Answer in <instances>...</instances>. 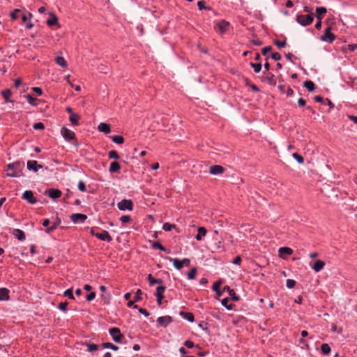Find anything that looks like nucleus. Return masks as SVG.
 I'll use <instances>...</instances> for the list:
<instances>
[{
    "instance_id": "37998d69",
    "label": "nucleus",
    "mask_w": 357,
    "mask_h": 357,
    "mask_svg": "<svg viewBox=\"0 0 357 357\" xmlns=\"http://www.w3.org/2000/svg\"><path fill=\"white\" fill-rule=\"evenodd\" d=\"M197 273L196 268H193L190 270V271L188 273V278L189 280H193L195 278V275Z\"/></svg>"
},
{
    "instance_id": "f8f14e48",
    "label": "nucleus",
    "mask_w": 357,
    "mask_h": 357,
    "mask_svg": "<svg viewBox=\"0 0 357 357\" xmlns=\"http://www.w3.org/2000/svg\"><path fill=\"white\" fill-rule=\"evenodd\" d=\"M262 82H266L271 85L275 86L276 84V80L275 76L271 73H268L266 75L261 77Z\"/></svg>"
},
{
    "instance_id": "6e6552de",
    "label": "nucleus",
    "mask_w": 357,
    "mask_h": 357,
    "mask_svg": "<svg viewBox=\"0 0 357 357\" xmlns=\"http://www.w3.org/2000/svg\"><path fill=\"white\" fill-rule=\"evenodd\" d=\"M61 133L62 136L66 139V140H70L73 139L75 137V134L74 132L70 130L69 129L66 128V127H63L61 130Z\"/></svg>"
},
{
    "instance_id": "4c0bfd02",
    "label": "nucleus",
    "mask_w": 357,
    "mask_h": 357,
    "mask_svg": "<svg viewBox=\"0 0 357 357\" xmlns=\"http://www.w3.org/2000/svg\"><path fill=\"white\" fill-rule=\"evenodd\" d=\"M102 347L104 348H107V349H112L114 351H117L119 349V347L113 344L112 343H110V342H105L103 343L102 344Z\"/></svg>"
},
{
    "instance_id": "052dcab7",
    "label": "nucleus",
    "mask_w": 357,
    "mask_h": 357,
    "mask_svg": "<svg viewBox=\"0 0 357 357\" xmlns=\"http://www.w3.org/2000/svg\"><path fill=\"white\" fill-rule=\"evenodd\" d=\"M96 297V293L92 291L89 294H88L86 297V301H91L93 300Z\"/></svg>"
},
{
    "instance_id": "dca6fc26",
    "label": "nucleus",
    "mask_w": 357,
    "mask_h": 357,
    "mask_svg": "<svg viewBox=\"0 0 357 357\" xmlns=\"http://www.w3.org/2000/svg\"><path fill=\"white\" fill-rule=\"evenodd\" d=\"M224 291H227L229 295L231 296V299L234 301H238L239 300V296H237L234 289H230L229 286H225L223 288Z\"/></svg>"
},
{
    "instance_id": "f3484780",
    "label": "nucleus",
    "mask_w": 357,
    "mask_h": 357,
    "mask_svg": "<svg viewBox=\"0 0 357 357\" xmlns=\"http://www.w3.org/2000/svg\"><path fill=\"white\" fill-rule=\"evenodd\" d=\"M13 234L20 241H22L25 239L26 236L25 233L20 229H15L13 230Z\"/></svg>"
},
{
    "instance_id": "a878e982",
    "label": "nucleus",
    "mask_w": 357,
    "mask_h": 357,
    "mask_svg": "<svg viewBox=\"0 0 357 357\" xmlns=\"http://www.w3.org/2000/svg\"><path fill=\"white\" fill-rule=\"evenodd\" d=\"M60 222H61L60 219L57 218L56 220L53 223V225L51 227H47L46 229L45 232L47 234L51 233L52 231H53L54 230H55L57 228V227L59 226Z\"/></svg>"
},
{
    "instance_id": "7ed1b4c3",
    "label": "nucleus",
    "mask_w": 357,
    "mask_h": 357,
    "mask_svg": "<svg viewBox=\"0 0 357 357\" xmlns=\"http://www.w3.org/2000/svg\"><path fill=\"white\" fill-rule=\"evenodd\" d=\"M20 166L19 163H11L7 166V176L18 177L20 176L19 172L17 171V167Z\"/></svg>"
},
{
    "instance_id": "393cba45",
    "label": "nucleus",
    "mask_w": 357,
    "mask_h": 357,
    "mask_svg": "<svg viewBox=\"0 0 357 357\" xmlns=\"http://www.w3.org/2000/svg\"><path fill=\"white\" fill-rule=\"evenodd\" d=\"M180 314L190 322H193L195 321L194 315L191 312H181Z\"/></svg>"
},
{
    "instance_id": "f03ea898",
    "label": "nucleus",
    "mask_w": 357,
    "mask_h": 357,
    "mask_svg": "<svg viewBox=\"0 0 357 357\" xmlns=\"http://www.w3.org/2000/svg\"><path fill=\"white\" fill-rule=\"evenodd\" d=\"M109 333L112 336L113 340L116 343L121 342L122 339L123 338V335L121 333V331L119 328H111L109 330Z\"/></svg>"
},
{
    "instance_id": "423d86ee",
    "label": "nucleus",
    "mask_w": 357,
    "mask_h": 357,
    "mask_svg": "<svg viewBox=\"0 0 357 357\" xmlns=\"http://www.w3.org/2000/svg\"><path fill=\"white\" fill-rule=\"evenodd\" d=\"M335 39V35L331 32V27H328L325 30L324 34L321 36V40L332 43Z\"/></svg>"
},
{
    "instance_id": "680f3d73",
    "label": "nucleus",
    "mask_w": 357,
    "mask_h": 357,
    "mask_svg": "<svg viewBox=\"0 0 357 357\" xmlns=\"http://www.w3.org/2000/svg\"><path fill=\"white\" fill-rule=\"evenodd\" d=\"M184 345L188 348H192L195 347L194 342L190 340H186L184 342Z\"/></svg>"
},
{
    "instance_id": "f257e3e1",
    "label": "nucleus",
    "mask_w": 357,
    "mask_h": 357,
    "mask_svg": "<svg viewBox=\"0 0 357 357\" xmlns=\"http://www.w3.org/2000/svg\"><path fill=\"white\" fill-rule=\"evenodd\" d=\"M314 20L313 14L301 15L296 17V21L302 26H307L312 23Z\"/></svg>"
},
{
    "instance_id": "aec40b11",
    "label": "nucleus",
    "mask_w": 357,
    "mask_h": 357,
    "mask_svg": "<svg viewBox=\"0 0 357 357\" xmlns=\"http://www.w3.org/2000/svg\"><path fill=\"white\" fill-rule=\"evenodd\" d=\"M168 259L170 261L173 262L174 266L177 270H181L183 267L181 260H180V259H177V258H171V257H168Z\"/></svg>"
},
{
    "instance_id": "09e8293b",
    "label": "nucleus",
    "mask_w": 357,
    "mask_h": 357,
    "mask_svg": "<svg viewBox=\"0 0 357 357\" xmlns=\"http://www.w3.org/2000/svg\"><path fill=\"white\" fill-rule=\"evenodd\" d=\"M64 296H68L70 299H74V296L73 294V289H68L64 291Z\"/></svg>"
},
{
    "instance_id": "bf43d9fd",
    "label": "nucleus",
    "mask_w": 357,
    "mask_h": 357,
    "mask_svg": "<svg viewBox=\"0 0 357 357\" xmlns=\"http://www.w3.org/2000/svg\"><path fill=\"white\" fill-rule=\"evenodd\" d=\"M271 58L275 61H279L281 59V55L278 52H275L271 54Z\"/></svg>"
},
{
    "instance_id": "79ce46f5",
    "label": "nucleus",
    "mask_w": 357,
    "mask_h": 357,
    "mask_svg": "<svg viewBox=\"0 0 357 357\" xmlns=\"http://www.w3.org/2000/svg\"><path fill=\"white\" fill-rule=\"evenodd\" d=\"M87 350L89 351H95L98 349V345L96 344H86Z\"/></svg>"
},
{
    "instance_id": "2f4dec72",
    "label": "nucleus",
    "mask_w": 357,
    "mask_h": 357,
    "mask_svg": "<svg viewBox=\"0 0 357 357\" xmlns=\"http://www.w3.org/2000/svg\"><path fill=\"white\" fill-rule=\"evenodd\" d=\"M47 23L50 26L56 24L58 23L57 17L54 14H51V17L47 21Z\"/></svg>"
},
{
    "instance_id": "b1692460",
    "label": "nucleus",
    "mask_w": 357,
    "mask_h": 357,
    "mask_svg": "<svg viewBox=\"0 0 357 357\" xmlns=\"http://www.w3.org/2000/svg\"><path fill=\"white\" fill-rule=\"evenodd\" d=\"M206 228H204L203 227H199L198 230H197V234L196 235L195 238L197 241H200L202 238V237L206 235Z\"/></svg>"
},
{
    "instance_id": "58836bf2",
    "label": "nucleus",
    "mask_w": 357,
    "mask_h": 357,
    "mask_svg": "<svg viewBox=\"0 0 357 357\" xmlns=\"http://www.w3.org/2000/svg\"><path fill=\"white\" fill-rule=\"evenodd\" d=\"M250 66L253 68L254 71L256 73H259L261 70V64L260 63H255L251 62Z\"/></svg>"
},
{
    "instance_id": "603ef678",
    "label": "nucleus",
    "mask_w": 357,
    "mask_h": 357,
    "mask_svg": "<svg viewBox=\"0 0 357 357\" xmlns=\"http://www.w3.org/2000/svg\"><path fill=\"white\" fill-rule=\"evenodd\" d=\"M221 281H217L215 282L213 285V289L216 292L218 293V290H220V287L221 285Z\"/></svg>"
},
{
    "instance_id": "864d4df0",
    "label": "nucleus",
    "mask_w": 357,
    "mask_h": 357,
    "mask_svg": "<svg viewBox=\"0 0 357 357\" xmlns=\"http://www.w3.org/2000/svg\"><path fill=\"white\" fill-rule=\"evenodd\" d=\"M142 292L140 289H138L136 293H135V301H139V300L142 299Z\"/></svg>"
},
{
    "instance_id": "9b49d317",
    "label": "nucleus",
    "mask_w": 357,
    "mask_h": 357,
    "mask_svg": "<svg viewBox=\"0 0 357 357\" xmlns=\"http://www.w3.org/2000/svg\"><path fill=\"white\" fill-rule=\"evenodd\" d=\"M172 321V318L169 316L160 317L157 319V322L160 326L167 327L169 324Z\"/></svg>"
},
{
    "instance_id": "a19ab883",
    "label": "nucleus",
    "mask_w": 357,
    "mask_h": 357,
    "mask_svg": "<svg viewBox=\"0 0 357 357\" xmlns=\"http://www.w3.org/2000/svg\"><path fill=\"white\" fill-rule=\"evenodd\" d=\"M229 301V298H225L222 300L221 303L223 306H225L228 310H231L233 307L232 305H228V302Z\"/></svg>"
},
{
    "instance_id": "c85d7f7f",
    "label": "nucleus",
    "mask_w": 357,
    "mask_h": 357,
    "mask_svg": "<svg viewBox=\"0 0 357 357\" xmlns=\"http://www.w3.org/2000/svg\"><path fill=\"white\" fill-rule=\"evenodd\" d=\"M79 119H80V116L77 114H72L71 115H70V117H69L70 121L74 126H77L79 124L78 121Z\"/></svg>"
},
{
    "instance_id": "f704fd0d",
    "label": "nucleus",
    "mask_w": 357,
    "mask_h": 357,
    "mask_svg": "<svg viewBox=\"0 0 357 357\" xmlns=\"http://www.w3.org/2000/svg\"><path fill=\"white\" fill-rule=\"evenodd\" d=\"M112 140L116 144H121L124 142V139L122 136L120 135H114L112 137Z\"/></svg>"
},
{
    "instance_id": "20e7f679",
    "label": "nucleus",
    "mask_w": 357,
    "mask_h": 357,
    "mask_svg": "<svg viewBox=\"0 0 357 357\" xmlns=\"http://www.w3.org/2000/svg\"><path fill=\"white\" fill-rule=\"evenodd\" d=\"M117 206L121 211H132L133 208V203L130 199H123L117 204Z\"/></svg>"
},
{
    "instance_id": "a211bd4d",
    "label": "nucleus",
    "mask_w": 357,
    "mask_h": 357,
    "mask_svg": "<svg viewBox=\"0 0 357 357\" xmlns=\"http://www.w3.org/2000/svg\"><path fill=\"white\" fill-rule=\"evenodd\" d=\"M325 266V262L321 260H317L314 265L312 266V269L315 272H319L321 270L324 268Z\"/></svg>"
},
{
    "instance_id": "9d476101",
    "label": "nucleus",
    "mask_w": 357,
    "mask_h": 357,
    "mask_svg": "<svg viewBox=\"0 0 357 357\" xmlns=\"http://www.w3.org/2000/svg\"><path fill=\"white\" fill-rule=\"evenodd\" d=\"M52 199H56L61 196L62 192L59 189L50 188L45 192Z\"/></svg>"
},
{
    "instance_id": "6ab92c4d",
    "label": "nucleus",
    "mask_w": 357,
    "mask_h": 357,
    "mask_svg": "<svg viewBox=\"0 0 357 357\" xmlns=\"http://www.w3.org/2000/svg\"><path fill=\"white\" fill-rule=\"evenodd\" d=\"M9 299V290L6 288H0V301Z\"/></svg>"
},
{
    "instance_id": "5701e85b",
    "label": "nucleus",
    "mask_w": 357,
    "mask_h": 357,
    "mask_svg": "<svg viewBox=\"0 0 357 357\" xmlns=\"http://www.w3.org/2000/svg\"><path fill=\"white\" fill-rule=\"evenodd\" d=\"M217 26L221 33H223L226 31L229 26V22L222 20L218 22Z\"/></svg>"
},
{
    "instance_id": "0eeeda50",
    "label": "nucleus",
    "mask_w": 357,
    "mask_h": 357,
    "mask_svg": "<svg viewBox=\"0 0 357 357\" xmlns=\"http://www.w3.org/2000/svg\"><path fill=\"white\" fill-rule=\"evenodd\" d=\"M22 198L28 201V202L31 204H33L37 202L36 199L33 196V193L31 190H26L23 193Z\"/></svg>"
},
{
    "instance_id": "1a4fd4ad",
    "label": "nucleus",
    "mask_w": 357,
    "mask_h": 357,
    "mask_svg": "<svg viewBox=\"0 0 357 357\" xmlns=\"http://www.w3.org/2000/svg\"><path fill=\"white\" fill-rule=\"evenodd\" d=\"M86 218V215L82 213H74L70 215V220L74 223L84 222Z\"/></svg>"
},
{
    "instance_id": "13d9d810",
    "label": "nucleus",
    "mask_w": 357,
    "mask_h": 357,
    "mask_svg": "<svg viewBox=\"0 0 357 357\" xmlns=\"http://www.w3.org/2000/svg\"><path fill=\"white\" fill-rule=\"evenodd\" d=\"M274 43L278 46V48H282L286 45L285 40L284 41H280V40H275Z\"/></svg>"
},
{
    "instance_id": "49530a36",
    "label": "nucleus",
    "mask_w": 357,
    "mask_h": 357,
    "mask_svg": "<svg viewBox=\"0 0 357 357\" xmlns=\"http://www.w3.org/2000/svg\"><path fill=\"white\" fill-rule=\"evenodd\" d=\"M327 9L325 7H317L316 8V13L318 14V15H323L325 13H326Z\"/></svg>"
},
{
    "instance_id": "ea45409f",
    "label": "nucleus",
    "mask_w": 357,
    "mask_h": 357,
    "mask_svg": "<svg viewBox=\"0 0 357 357\" xmlns=\"http://www.w3.org/2000/svg\"><path fill=\"white\" fill-rule=\"evenodd\" d=\"M108 156L110 159L117 160L119 158V155L118 152L114 150H112V151H109Z\"/></svg>"
},
{
    "instance_id": "c9c22d12",
    "label": "nucleus",
    "mask_w": 357,
    "mask_h": 357,
    "mask_svg": "<svg viewBox=\"0 0 357 357\" xmlns=\"http://www.w3.org/2000/svg\"><path fill=\"white\" fill-rule=\"evenodd\" d=\"M21 10L19 9H15L10 13V17L13 20H17L22 15Z\"/></svg>"
},
{
    "instance_id": "4d7b16f0",
    "label": "nucleus",
    "mask_w": 357,
    "mask_h": 357,
    "mask_svg": "<svg viewBox=\"0 0 357 357\" xmlns=\"http://www.w3.org/2000/svg\"><path fill=\"white\" fill-rule=\"evenodd\" d=\"M121 221L123 223H127L131 220V218L129 215H123L120 218Z\"/></svg>"
},
{
    "instance_id": "e2e57ef3",
    "label": "nucleus",
    "mask_w": 357,
    "mask_h": 357,
    "mask_svg": "<svg viewBox=\"0 0 357 357\" xmlns=\"http://www.w3.org/2000/svg\"><path fill=\"white\" fill-rule=\"evenodd\" d=\"M101 296H102V298L104 300L105 303L108 304L110 297H111L110 294H106V295L102 294Z\"/></svg>"
},
{
    "instance_id": "4468645a",
    "label": "nucleus",
    "mask_w": 357,
    "mask_h": 357,
    "mask_svg": "<svg viewBox=\"0 0 357 357\" xmlns=\"http://www.w3.org/2000/svg\"><path fill=\"white\" fill-rule=\"evenodd\" d=\"M27 168L29 170H33L35 172H38L39 169L43 168V166L38 164L36 160H29L27 162Z\"/></svg>"
},
{
    "instance_id": "bb28decb",
    "label": "nucleus",
    "mask_w": 357,
    "mask_h": 357,
    "mask_svg": "<svg viewBox=\"0 0 357 357\" xmlns=\"http://www.w3.org/2000/svg\"><path fill=\"white\" fill-rule=\"evenodd\" d=\"M148 280L149 282V284L151 286H153L155 284H162V280H160V279H155L151 274H149L148 275Z\"/></svg>"
},
{
    "instance_id": "473e14b6",
    "label": "nucleus",
    "mask_w": 357,
    "mask_h": 357,
    "mask_svg": "<svg viewBox=\"0 0 357 357\" xmlns=\"http://www.w3.org/2000/svg\"><path fill=\"white\" fill-rule=\"evenodd\" d=\"M321 350L324 355H328L331 352V349L328 344L325 343L321 345Z\"/></svg>"
},
{
    "instance_id": "2eb2a0df",
    "label": "nucleus",
    "mask_w": 357,
    "mask_h": 357,
    "mask_svg": "<svg viewBox=\"0 0 357 357\" xmlns=\"http://www.w3.org/2000/svg\"><path fill=\"white\" fill-rule=\"evenodd\" d=\"M293 250L290 248L282 247L279 249V255L282 258H285L286 255H290Z\"/></svg>"
},
{
    "instance_id": "ddd939ff",
    "label": "nucleus",
    "mask_w": 357,
    "mask_h": 357,
    "mask_svg": "<svg viewBox=\"0 0 357 357\" xmlns=\"http://www.w3.org/2000/svg\"><path fill=\"white\" fill-rule=\"evenodd\" d=\"M225 172L223 167L220 165H213L209 168V173L213 175H218L222 174Z\"/></svg>"
},
{
    "instance_id": "338daca9",
    "label": "nucleus",
    "mask_w": 357,
    "mask_h": 357,
    "mask_svg": "<svg viewBox=\"0 0 357 357\" xmlns=\"http://www.w3.org/2000/svg\"><path fill=\"white\" fill-rule=\"evenodd\" d=\"M139 312L144 314L145 317L149 316V312L144 308H139Z\"/></svg>"
},
{
    "instance_id": "6e6d98bb",
    "label": "nucleus",
    "mask_w": 357,
    "mask_h": 357,
    "mask_svg": "<svg viewBox=\"0 0 357 357\" xmlns=\"http://www.w3.org/2000/svg\"><path fill=\"white\" fill-rule=\"evenodd\" d=\"M67 306H68L67 302L60 303L59 305V308L61 310L66 312L67 310Z\"/></svg>"
},
{
    "instance_id": "5fc2aeb1",
    "label": "nucleus",
    "mask_w": 357,
    "mask_h": 357,
    "mask_svg": "<svg viewBox=\"0 0 357 357\" xmlns=\"http://www.w3.org/2000/svg\"><path fill=\"white\" fill-rule=\"evenodd\" d=\"M78 189L82 192L86 191V185H85L84 182H83L82 181H80L78 183Z\"/></svg>"
},
{
    "instance_id": "4be33fe9",
    "label": "nucleus",
    "mask_w": 357,
    "mask_h": 357,
    "mask_svg": "<svg viewBox=\"0 0 357 357\" xmlns=\"http://www.w3.org/2000/svg\"><path fill=\"white\" fill-rule=\"evenodd\" d=\"M121 169V165L117 162H112L110 164L109 171L111 173L119 172Z\"/></svg>"
},
{
    "instance_id": "7c9ffc66",
    "label": "nucleus",
    "mask_w": 357,
    "mask_h": 357,
    "mask_svg": "<svg viewBox=\"0 0 357 357\" xmlns=\"http://www.w3.org/2000/svg\"><path fill=\"white\" fill-rule=\"evenodd\" d=\"M166 289V287L163 285H160L156 289V292L155 294V296L156 297H164L163 294Z\"/></svg>"
},
{
    "instance_id": "cd10ccee",
    "label": "nucleus",
    "mask_w": 357,
    "mask_h": 357,
    "mask_svg": "<svg viewBox=\"0 0 357 357\" xmlns=\"http://www.w3.org/2000/svg\"><path fill=\"white\" fill-rule=\"evenodd\" d=\"M152 248L153 249H158L162 251L166 252L167 253H169L170 251L167 250L160 242L155 241L152 244Z\"/></svg>"
},
{
    "instance_id": "69168bd1",
    "label": "nucleus",
    "mask_w": 357,
    "mask_h": 357,
    "mask_svg": "<svg viewBox=\"0 0 357 357\" xmlns=\"http://www.w3.org/2000/svg\"><path fill=\"white\" fill-rule=\"evenodd\" d=\"M182 264L184 266H189L190 264V260L188 258H185L183 260H181Z\"/></svg>"
},
{
    "instance_id": "a18cd8bd",
    "label": "nucleus",
    "mask_w": 357,
    "mask_h": 357,
    "mask_svg": "<svg viewBox=\"0 0 357 357\" xmlns=\"http://www.w3.org/2000/svg\"><path fill=\"white\" fill-rule=\"evenodd\" d=\"M25 97L26 98L27 101L29 102V104H31V105H36V98H33L30 94H27Z\"/></svg>"
},
{
    "instance_id": "0e129e2a",
    "label": "nucleus",
    "mask_w": 357,
    "mask_h": 357,
    "mask_svg": "<svg viewBox=\"0 0 357 357\" xmlns=\"http://www.w3.org/2000/svg\"><path fill=\"white\" fill-rule=\"evenodd\" d=\"M272 50V47L271 46L266 47L262 49L261 53L263 55H266L268 52H271Z\"/></svg>"
},
{
    "instance_id": "72a5a7b5",
    "label": "nucleus",
    "mask_w": 357,
    "mask_h": 357,
    "mask_svg": "<svg viewBox=\"0 0 357 357\" xmlns=\"http://www.w3.org/2000/svg\"><path fill=\"white\" fill-rule=\"evenodd\" d=\"M3 97L4 98L6 102H10L9 98L12 95V92L10 89L4 90L1 92Z\"/></svg>"
},
{
    "instance_id": "e433bc0d",
    "label": "nucleus",
    "mask_w": 357,
    "mask_h": 357,
    "mask_svg": "<svg viewBox=\"0 0 357 357\" xmlns=\"http://www.w3.org/2000/svg\"><path fill=\"white\" fill-rule=\"evenodd\" d=\"M56 62L58 65L62 66V67H66L67 63L65 61L64 58L62 56H57L56 58Z\"/></svg>"
},
{
    "instance_id": "c03bdc74",
    "label": "nucleus",
    "mask_w": 357,
    "mask_h": 357,
    "mask_svg": "<svg viewBox=\"0 0 357 357\" xmlns=\"http://www.w3.org/2000/svg\"><path fill=\"white\" fill-rule=\"evenodd\" d=\"M176 226L175 225H172L168 222H166L163 225L162 229L166 231H171L173 228H174Z\"/></svg>"
},
{
    "instance_id": "412c9836",
    "label": "nucleus",
    "mask_w": 357,
    "mask_h": 357,
    "mask_svg": "<svg viewBox=\"0 0 357 357\" xmlns=\"http://www.w3.org/2000/svg\"><path fill=\"white\" fill-rule=\"evenodd\" d=\"M98 130L105 134H108L111 132L109 125L105 123H100L98 126Z\"/></svg>"
},
{
    "instance_id": "de8ad7c7",
    "label": "nucleus",
    "mask_w": 357,
    "mask_h": 357,
    "mask_svg": "<svg viewBox=\"0 0 357 357\" xmlns=\"http://www.w3.org/2000/svg\"><path fill=\"white\" fill-rule=\"evenodd\" d=\"M293 157L298 161V163L303 164L304 162L303 158L297 153L293 154Z\"/></svg>"
},
{
    "instance_id": "3c124183",
    "label": "nucleus",
    "mask_w": 357,
    "mask_h": 357,
    "mask_svg": "<svg viewBox=\"0 0 357 357\" xmlns=\"http://www.w3.org/2000/svg\"><path fill=\"white\" fill-rule=\"evenodd\" d=\"M295 284H296L295 280H291V279H288L287 280V288L291 289V288L294 287Z\"/></svg>"
},
{
    "instance_id": "8fccbe9b",
    "label": "nucleus",
    "mask_w": 357,
    "mask_h": 357,
    "mask_svg": "<svg viewBox=\"0 0 357 357\" xmlns=\"http://www.w3.org/2000/svg\"><path fill=\"white\" fill-rule=\"evenodd\" d=\"M33 129L35 130H43L45 128V126L43 123L38 122L36 123L33 126Z\"/></svg>"
},
{
    "instance_id": "774afa93",
    "label": "nucleus",
    "mask_w": 357,
    "mask_h": 357,
    "mask_svg": "<svg viewBox=\"0 0 357 357\" xmlns=\"http://www.w3.org/2000/svg\"><path fill=\"white\" fill-rule=\"evenodd\" d=\"M241 262V257L240 256H237L234 259L233 263L236 265H239Z\"/></svg>"
},
{
    "instance_id": "c756f323",
    "label": "nucleus",
    "mask_w": 357,
    "mask_h": 357,
    "mask_svg": "<svg viewBox=\"0 0 357 357\" xmlns=\"http://www.w3.org/2000/svg\"><path fill=\"white\" fill-rule=\"evenodd\" d=\"M303 86L307 89L310 92L313 91L315 89V85L313 82L307 80L303 83Z\"/></svg>"
},
{
    "instance_id": "39448f33",
    "label": "nucleus",
    "mask_w": 357,
    "mask_h": 357,
    "mask_svg": "<svg viewBox=\"0 0 357 357\" xmlns=\"http://www.w3.org/2000/svg\"><path fill=\"white\" fill-rule=\"evenodd\" d=\"M91 233L93 236H95L98 239H100L102 241L110 242L112 240V236L107 231H102L101 233H95L93 230H91Z\"/></svg>"
}]
</instances>
